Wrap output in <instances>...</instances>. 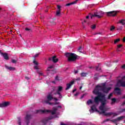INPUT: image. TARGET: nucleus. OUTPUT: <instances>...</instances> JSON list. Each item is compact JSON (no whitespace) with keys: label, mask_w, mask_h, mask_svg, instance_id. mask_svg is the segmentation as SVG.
I'll return each mask as SVG.
<instances>
[{"label":"nucleus","mask_w":125,"mask_h":125,"mask_svg":"<svg viewBox=\"0 0 125 125\" xmlns=\"http://www.w3.org/2000/svg\"><path fill=\"white\" fill-rule=\"evenodd\" d=\"M103 91V85H98L96 86L94 90L93 91V93L95 95H97L96 96L94 99V102L97 105L99 104V102L100 101L102 102V106H104V104L106 103H108V101L107 99H106V95L105 94H103L100 91Z\"/></svg>","instance_id":"1"},{"label":"nucleus","mask_w":125,"mask_h":125,"mask_svg":"<svg viewBox=\"0 0 125 125\" xmlns=\"http://www.w3.org/2000/svg\"><path fill=\"white\" fill-rule=\"evenodd\" d=\"M100 102L101 104L99 106V110H100V111H101V112H100V111L98 110L97 108H96V106H95V105H93L91 106V110L93 112H94V111H96V112L99 113L100 115H101L102 113H105V112L108 111V108L105 106H106V104H107V103H105L104 105H102V102Z\"/></svg>","instance_id":"2"},{"label":"nucleus","mask_w":125,"mask_h":125,"mask_svg":"<svg viewBox=\"0 0 125 125\" xmlns=\"http://www.w3.org/2000/svg\"><path fill=\"white\" fill-rule=\"evenodd\" d=\"M64 56L68 58V62H73L77 60L78 56L73 53H65Z\"/></svg>","instance_id":"3"},{"label":"nucleus","mask_w":125,"mask_h":125,"mask_svg":"<svg viewBox=\"0 0 125 125\" xmlns=\"http://www.w3.org/2000/svg\"><path fill=\"white\" fill-rule=\"evenodd\" d=\"M46 98H47V100L45 101L44 102L45 103H46V104H48L49 105H53V104H54V105H56V104H59V103H55L53 104L52 103L49 102L50 101H51V100L53 99V97L51 96L50 94H49L47 96Z\"/></svg>","instance_id":"4"},{"label":"nucleus","mask_w":125,"mask_h":125,"mask_svg":"<svg viewBox=\"0 0 125 125\" xmlns=\"http://www.w3.org/2000/svg\"><path fill=\"white\" fill-rule=\"evenodd\" d=\"M57 111V108H54L53 111L49 110H36V113H40V112H42L43 114H45V113H51L52 115H55Z\"/></svg>","instance_id":"5"},{"label":"nucleus","mask_w":125,"mask_h":125,"mask_svg":"<svg viewBox=\"0 0 125 125\" xmlns=\"http://www.w3.org/2000/svg\"><path fill=\"white\" fill-rule=\"evenodd\" d=\"M125 79V76H124L121 80H119L116 83V86H118L119 87H125V81H124V80Z\"/></svg>","instance_id":"6"},{"label":"nucleus","mask_w":125,"mask_h":125,"mask_svg":"<svg viewBox=\"0 0 125 125\" xmlns=\"http://www.w3.org/2000/svg\"><path fill=\"white\" fill-rule=\"evenodd\" d=\"M104 14V12L101 11L99 13L98 12H95L94 13L93 15H92L91 16V18L92 19L93 17H97L98 18H102V17H103V16Z\"/></svg>","instance_id":"7"},{"label":"nucleus","mask_w":125,"mask_h":125,"mask_svg":"<svg viewBox=\"0 0 125 125\" xmlns=\"http://www.w3.org/2000/svg\"><path fill=\"white\" fill-rule=\"evenodd\" d=\"M102 85H103V92L104 93H109V91L111 90V88L110 87H106V83H103Z\"/></svg>","instance_id":"8"},{"label":"nucleus","mask_w":125,"mask_h":125,"mask_svg":"<svg viewBox=\"0 0 125 125\" xmlns=\"http://www.w3.org/2000/svg\"><path fill=\"white\" fill-rule=\"evenodd\" d=\"M106 13V15L107 16L109 17H115V16H116L117 14H118V13H119V11H110V12H107Z\"/></svg>","instance_id":"9"},{"label":"nucleus","mask_w":125,"mask_h":125,"mask_svg":"<svg viewBox=\"0 0 125 125\" xmlns=\"http://www.w3.org/2000/svg\"><path fill=\"white\" fill-rule=\"evenodd\" d=\"M26 123L27 125H29L30 124V121L32 120V115L30 114H27L25 117Z\"/></svg>","instance_id":"10"},{"label":"nucleus","mask_w":125,"mask_h":125,"mask_svg":"<svg viewBox=\"0 0 125 125\" xmlns=\"http://www.w3.org/2000/svg\"><path fill=\"white\" fill-rule=\"evenodd\" d=\"M49 61H52L54 63H57L59 59L56 58V56H54L52 57L49 58Z\"/></svg>","instance_id":"11"},{"label":"nucleus","mask_w":125,"mask_h":125,"mask_svg":"<svg viewBox=\"0 0 125 125\" xmlns=\"http://www.w3.org/2000/svg\"><path fill=\"white\" fill-rule=\"evenodd\" d=\"M62 86H59L58 91H57L56 93H55V95H58L59 96V98H62V97L61 96V93H60V91L62 90Z\"/></svg>","instance_id":"12"},{"label":"nucleus","mask_w":125,"mask_h":125,"mask_svg":"<svg viewBox=\"0 0 125 125\" xmlns=\"http://www.w3.org/2000/svg\"><path fill=\"white\" fill-rule=\"evenodd\" d=\"M9 104H10L9 102H4L2 104H0V107L3 108L4 107H7V106H9Z\"/></svg>","instance_id":"13"},{"label":"nucleus","mask_w":125,"mask_h":125,"mask_svg":"<svg viewBox=\"0 0 125 125\" xmlns=\"http://www.w3.org/2000/svg\"><path fill=\"white\" fill-rule=\"evenodd\" d=\"M1 55H2L5 59V60H8L9 59V57L8 56V55L6 53H3L2 52L1 53Z\"/></svg>","instance_id":"14"},{"label":"nucleus","mask_w":125,"mask_h":125,"mask_svg":"<svg viewBox=\"0 0 125 125\" xmlns=\"http://www.w3.org/2000/svg\"><path fill=\"white\" fill-rule=\"evenodd\" d=\"M77 1H79V0H76L75 1L72 2L68 3L65 5V6H70V5H73V4H75V3H77Z\"/></svg>","instance_id":"15"},{"label":"nucleus","mask_w":125,"mask_h":125,"mask_svg":"<svg viewBox=\"0 0 125 125\" xmlns=\"http://www.w3.org/2000/svg\"><path fill=\"white\" fill-rule=\"evenodd\" d=\"M102 114H104V116H105L106 117H110V116L113 115V112L106 113V111H104V113H102Z\"/></svg>","instance_id":"16"},{"label":"nucleus","mask_w":125,"mask_h":125,"mask_svg":"<svg viewBox=\"0 0 125 125\" xmlns=\"http://www.w3.org/2000/svg\"><path fill=\"white\" fill-rule=\"evenodd\" d=\"M5 68L10 71H14L15 70V67H12L11 66H6Z\"/></svg>","instance_id":"17"},{"label":"nucleus","mask_w":125,"mask_h":125,"mask_svg":"<svg viewBox=\"0 0 125 125\" xmlns=\"http://www.w3.org/2000/svg\"><path fill=\"white\" fill-rule=\"evenodd\" d=\"M55 15L58 17H60V16H61V10H57V12Z\"/></svg>","instance_id":"18"},{"label":"nucleus","mask_w":125,"mask_h":125,"mask_svg":"<svg viewBox=\"0 0 125 125\" xmlns=\"http://www.w3.org/2000/svg\"><path fill=\"white\" fill-rule=\"evenodd\" d=\"M114 90L117 92V94H121V89L119 87H115Z\"/></svg>","instance_id":"19"},{"label":"nucleus","mask_w":125,"mask_h":125,"mask_svg":"<svg viewBox=\"0 0 125 125\" xmlns=\"http://www.w3.org/2000/svg\"><path fill=\"white\" fill-rule=\"evenodd\" d=\"M54 68V65H50V66L47 67L46 71H51V69H53Z\"/></svg>","instance_id":"20"},{"label":"nucleus","mask_w":125,"mask_h":125,"mask_svg":"<svg viewBox=\"0 0 125 125\" xmlns=\"http://www.w3.org/2000/svg\"><path fill=\"white\" fill-rule=\"evenodd\" d=\"M112 102L111 103V105H113V104H115L116 102H117V99H116L115 98H113L111 99Z\"/></svg>","instance_id":"21"},{"label":"nucleus","mask_w":125,"mask_h":125,"mask_svg":"<svg viewBox=\"0 0 125 125\" xmlns=\"http://www.w3.org/2000/svg\"><path fill=\"white\" fill-rule=\"evenodd\" d=\"M71 86H72L71 84H66V88H65V90H68V89H70Z\"/></svg>","instance_id":"22"},{"label":"nucleus","mask_w":125,"mask_h":125,"mask_svg":"<svg viewBox=\"0 0 125 125\" xmlns=\"http://www.w3.org/2000/svg\"><path fill=\"white\" fill-rule=\"evenodd\" d=\"M87 105H90V104H93V102L92 100H88L87 101Z\"/></svg>","instance_id":"23"},{"label":"nucleus","mask_w":125,"mask_h":125,"mask_svg":"<svg viewBox=\"0 0 125 125\" xmlns=\"http://www.w3.org/2000/svg\"><path fill=\"white\" fill-rule=\"evenodd\" d=\"M124 118H125V117L124 116H120L119 117H118L116 119V120H117V122H120V121H122V120H123V119H124Z\"/></svg>","instance_id":"24"},{"label":"nucleus","mask_w":125,"mask_h":125,"mask_svg":"<svg viewBox=\"0 0 125 125\" xmlns=\"http://www.w3.org/2000/svg\"><path fill=\"white\" fill-rule=\"evenodd\" d=\"M125 20H121L120 21H119V23H120L121 24H122V25H125Z\"/></svg>","instance_id":"25"},{"label":"nucleus","mask_w":125,"mask_h":125,"mask_svg":"<svg viewBox=\"0 0 125 125\" xmlns=\"http://www.w3.org/2000/svg\"><path fill=\"white\" fill-rule=\"evenodd\" d=\"M113 97V93H111L108 95V97L107 98V99L108 100H110V99H111V98Z\"/></svg>","instance_id":"26"},{"label":"nucleus","mask_w":125,"mask_h":125,"mask_svg":"<svg viewBox=\"0 0 125 125\" xmlns=\"http://www.w3.org/2000/svg\"><path fill=\"white\" fill-rule=\"evenodd\" d=\"M96 71H99V72H102V70L101 69V68L98 66L96 67Z\"/></svg>","instance_id":"27"},{"label":"nucleus","mask_w":125,"mask_h":125,"mask_svg":"<svg viewBox=\"0 0 125 125\" xmlns=\"http://www.w3.org/2000/svg\"><path fill=\"white\" fill-rule=\"evenodd\" d=\"M120 41H121V39H116V40L114 41V43H115V44L118 43V42H120Z\"/></svg>","instance_id":"28"},{"label":"nucleus","mask_w":125,"mask_h":125,"mask_svg":"<svg viewBox=\"0 0 125 125\" xmlns=\"http://www.w3.org/2000/svg\"><path fill=\"white\" fill-rule=\"evenodd\" d=\"M61 79H60V78H59L58 77V76H57L56 77H55V80L56 81H58V82H60V81H61Z\"/></svg>","instance_id":"29"},{"label":"nucleus","mask_w":125,"mask_h":125,"mask_svg":"<svg viewBox=\"0 0 125 125\" xmlns=\"http://www.w3.org/2000/svg\"><path fill=\"white\" fill-rule=\"evenodd\" d=\"M18 124L19 125H21V117H18Z\"/></svg>","instance_id":"30"},{"label":"nucleus","mask_w":125,"mask_h":125,"mask_svg":"<svg viewBox=\"0 0 125 125\" xmlns=\"http://www.w3.org/2000/svg\"><path fill=\"white\" fill-rule=\"evenodd\" d=\"M25 30L26 31H27V32H32V29H31V28H29L28 27L25 28Z\"/></svg>","instance_id":"31"},{"label":"nucleus","mask_w":125,"mask_h":125,"mask_svg":"<svg viewBox=\"0 0 125 125\" xmlns=\"http://www.w3.org/2000/svg\"><path fill=\"white\" fill-rule=\"evenodd\" d=\"M35 59H34V60L33 61V63H34V64H35V65H36V66H38L39 65V63H38V62H37V61H36Z\"/></svg>","instance_id":"32"},{"label":"nucleus","mask_w":125,"mask_h":125,"mask_svg":"<svg viewBox=\"0 0 125 125\" xmlns=\"http://www.w3.org/2000/svg\"><path fill=\"white\" fill-rule=\"evenodd\" d=\"M82 50H83V48H82V46H80V47H79V48H78V51H79V52L82 53Z\"/></svg>","instance_id":"33"},{"label":"nucleus","mask_w":125,"mask_h":125,"mask_svg":"<svg viewBox=\"0 0 125 125\" xmlns=\"http://www.w3.org/2000/svg\"><path fill=\"white\" fill-rule=\"evenodd\" d=\"M86 73H83V72L81 73V77H86Z\"/></svg>","instance_id":"34"},{"label":"nucleus","mask_w":125,"mask_h":125,"mask_svg":"<svg viewBox=\"0 0 125 125\" xmlns=\"http://www.w3.org/2000/svg\"><path fill=\"white\" fill-rule=\"evenodd\" d=\"M12 63H13L14 64H16L17 63V61L15 60H12L11 61Z\"/></svg>","instance_id":"35"},{"label":"nucleus","mask_w":125,"mask_h":125,"mask_svg":"<svg viewBox=\"0 0 125 125\" xmlns=\"http://www.w3.org/2000/svg\"><path fill=\"white\" fill-rule=\"evenodd\" d=\"M57 7L58 8L57 10H61V6L59 5H57Z\"/></svg>","instance_id":"36"},{"label":"nucleus","mask_w":125,"mask_h":125,"mask_svg":"<svg viewBox=\"0 0 125 125\" xmlns=\"http://www.w3.org/2000/svg\"><path fill=\"white\" fill-rule=\"evenodd\" d=\"M51 74H56V69L52 70Z\"/></svg>","instance_id":"37"},{"label":"nucleus","mask_w":125,"mask_h":125,"mask_svg":"<svg viewBox=\"0 0 125 125\" xmlns=\"http://www.w3.org/2000/svg\"><path fill=\"white\" fill-rule=\"evenodd\" d=\"M95 28H96V25H95V24H93V25H92L91 29H95Z\"/></svg>","instance_id":"38"},{"label":"nucleus","mask_w":125,"mask_h":125,"mask_svg":"<svg viewBox=\"0 0 125 125\" xmlns=\"http://www.w3.org/2000/svg\"><path fill=\"white\" fill-rule=\"evenodd\" d=\"M109 121H111V120H110V119H107L105 120L104 121L103 123H106V122H109Z\"/></svg>","instance_id":"39"},{"label":"nucleus","mask_w":125,"mask_h":125,"mask_svg":"<svg viewBox=\"0 0 125 125\" xmlns=\"http://www.w3.org/2000/svg\"><path fill=\"white\" fill-rule=\"evenodd\" d=\"M40 54H41V53H39L38 54H36L34 56V58H36V57H38V56H39V55H40Z\"/></svg>","instance_id":"40"},{"label":"nucleus","mask_w":125,"mask_h":125,"mask_svg":"<svg viewBox=\"0 0 125 125\" xmlns=\"http://www.w3.org/2000/svg\"><path fill=\"white\" fill-rule=\"evenodd\" d=\"M114 30H115V26H112L111 28H110V31H113Z\"/></svg>","instance_id":"41"},{"label":"nucleus","mask_w":125,"mask_h":125,"mask_svg":"<svg viewBox=\"0 0 125 125\" xmlns=\"http://www.w3.org/2000/svg\"><path fill=\"white\" fill-rule=\"evenodd\" d=\"M74 83H75V81H71V82L69 83V84H71V86H72V84H74Z\"/></svg>","instance_id":"42"},{"label":"nucleus","mask_w":125,"mask_h":125,"mask_svg":"<svg viewBox=\"0 0 125 125\" xmlns=\"http://www.w3.org/2000/svg\"><path fill=\"white\" fill-rule=\"evenodd\" d=\"M122 46H123V44H120L117 45L118 48H121V47H122Z\"/></svg>","instance_id":"43"},{"label":"nucleus","mask_w":125,"mask_h":125,"mask_svg":"<svg viewBox=\"0 0 125 125\" xmlns=\"http://www.w3.org/2000/svg\"><path fill=\"white\" fill-rule=\"evenodd\" d=\"M111 122H112V123H116V122H118V121L116 119H115L114 120H110Z\"/></svg>","instance_id":"44"},{"label":"nucleus","mask_w":125,"mask_h":125,"mask_svg":"<svg viewBox=\"0 0 125 125\" xmlns=\"http://www.w3.org/2000/svg\"><path fill=\"white\" fill-rule=\"evenodd\" d=\"M114 117H116V116H118V114L117 113H113V114Z\"/></svg>","instance_id":"45"},{"label":"nucleus","mask_w":125,"mask_h":125,"mask_svg":"<svg viewBox=\"0 0 125 125\" xmlns=\"http://www.w3.org/2000/svg\"><path fill=\"white\" fill-rule=\"evenodd\" d=\"M34 69H35V70H39V67L37 66H35Z\"/></svg>","instance_id":"46"},{"label":"nucleus","mask_w":125,"mask_h":125,"mask_svg":"<svg viewBox=\"0 0 125 125\" xmlns=\"http://www.w3.org/2000/svg\"><path fill=\"white\" fill-rule=\"evenodd\" d=\"M85 94H83V95H82L81 96V99H82L83 98V97H84V96H85Z\"/></svg>","instance_id":"47"},{"label":"nucleus","mask_w":125,"mask_h":125,"mask_svg":"<svg viewBox=\"0 0 125 125\" xmlns=\"http://www.w3.org/2000/svg\"><path fill=\"white\" fill-rule=\"evenodd\" d=\"M79 93L77 92L76 94H74V96H77V95H79Z\"/></svg>","instance_id":"48"},{"label":"nucleus","mask_w":125,"mask_h":125,"mask_svg":"<svg viewBox=\"0 0 125 125\" xmlns=\"http://www.w3.org/2000/svg\"><path fill=\"white\" fill-rule=\"evenodd\" d=\"M122 69H125V64H124L122 66Z\"/></svg>","instance_id":"49"},{"label":"nucleus","mask_w":125,"mask_h":125,"mask_svg":"<svg viewBox=\"0 0 125 125\" xmlns=\"http://www.w3.org/2000/svg\"><path fill=\"white\" fill-rule=\"evenodd\" d=\"M25 79L27 80H30V78L26 76V77H25Z\"/></svg>","instance_id":"50"},{"label":"nucleus","mask_w":125,"mask_h":125,"mask_svg":"<svg viewBox=\"0 0 125 125\" xmlns=\"http://www.w3.org/2000/svg\"><path fill=\"white\" fill-rule=\"evenodd\" d=\"M77 90V89H74V90H73L72 92L73 93H74V92H75V91H76Z\"/></svg>","instance_id":"51"},{"label":"nucleus","mask_w":125,"mask_h":125,"mask_svg":"<svg viewBox=\"0 0 125 125\" xmlns=\"http://www.w3.org/2000/svg\"><path fill=\"white\" fill-rule=\"evenodd\" d=\"M88 18H89V16H87L86 17V19H88Z\"/></svg>","instance_id":"52"},{"label":"nucleus","mask_w":125,"mask_h":125,"mask_svg":"<svg viewBox=\"0 0 125 125\" xmlns=\"http://www.w3.org/2000/svg\"><path fill=\"white\" fill-rule=\"evenodd\" d=\"M54 100H55V101H57L58 100V99H57V98H55L54 99Z\"/></svg>","instance_id":"53"},{"label":"nucleus","mask_w":125,"mask_h":125,"mask_svg":"<svg viewBox=\"0 0 125 125\" xmlns=\"http://www.w3.org/2000/svg\"><path fill=\"white\" fill-rule=\"evenodd\" d=\"M94 79L95 80H98V78H97V77H95Z\"/></svg>","instance_id":"54"},{"label":"nucleus","mask_w":125,"mask_h":125,"mask_svg":"<svg viewBox=\"0 0 125 125\" xmlns=\"http://www.w3.org/2000/svg\"><path fill=\"white\" fill-rule=\"evenodd\" d=\"M122 105L123 106H124V105H125V102H123Z\"/></svg>","instance_id":"55"},{"label":"nucleus","mask_w":125,"mask_h":125,"mask_svg":"<svg viewBox=\"0 0 125 125\" xmlns=\"http://www.w3.org/2000/svg\"><path fill=\"white\" fill-rule=\"evenodd\" d=\"M82 88H83V86H81L80 87V89H82Z\"/></svg>","instance_id":"56"},{"label":"nucleus","mask_w":125,"mask_h":125,"mask_svg":"<svg viewBox=\"0 0 125 125\" xmlns=\"http://www.w3.org/2000/svg\"><path fill=\"white\" fill-rule=\"evenodd\" d=\"M123 98L125 99V95L123 96Z\"/></svg>","instance_id":"57"},{"label":"nucleus","mask_w":125,"mask_h":125,"mask_svg":"<svg viewBox=\"0 0 125 125\" xmlns=\"http://www.w3.org/2000/svg\"><path fill=\"white\" fill-rule=\"evenodd\" d=\"M89 68V69H92V66H90Z\"/></svg>","instance_id":"58"},{"label":"nucleus","mask_w":125,"mask_h":125,"mask_svg":"<svg viewBox=\"0 0 125 125\" xmlns=\"http://www.w3.org/2000/svg\"><path fill=\"white\" fill-rule=\"evenodd\" d=\"M61 125H63V123L62 122H61Z\"/></svg>","instance_id":"59"},{"label":"nucleus","mask_w":125,"mask_h":125,"mask_svg":"<svg viewBox=\"0 0 125 125\" xmlns=\"http://www.w3.org/2000/svg\"><path fill=\"white\" fill-rule=\"evenodd\" d=\"M78 73V70H77L76 71H75V74H77Z\"/></svg>","instance_id":"60"},{"label":"nucleus","mask_w":125,"mask_h":125,"mask_svg":"<svg viewBox=\"0 0 125 125\" xmlns=\"http://www.w3.org/2000/svg\"><path fill=\"white\" fill-rule=\"evenodd\" d=\"M40 75H41V76H42V73H40Z\"/></svg>","instance_id":"61"},{"label":"nucleus","mask_w":125,"mask_h":125,"mask_svg":"<svg viewBox=\"0 0 125 125\" xmlns=\"http://www.w3.org/2000/svg\"><path fill=\"white\" fill-rule=\"evenodd\" d=\"M86 22V21L84 20V23H85Z\"/></svg>","instance_id":"62"},{"label":"nucleus","mask_w":125,"mask_h":125,"mask_svg":"<svg viewBox=\"0 0 125 125\" xmlns=\"http://www.w3.org/2000/svg\"><path fill=\"white\" fill-rule=\"evenodd\" d=\"M58 108H61V106H58Z\"/></svg>","instance_id":"63"},{"label":"nucleus","mask_w":125,"mask_h":125,"mask_svg":"<svg viewBox=\"0 0 125 125\" xmlns=\"http://www.w3.org/2000/svg\"><path fill=\"white\" fill-rule=\"evenodd\" d=\"M63 125H65V124H63Z\"/></svg>","instance_id":"64"}]
</instances>
